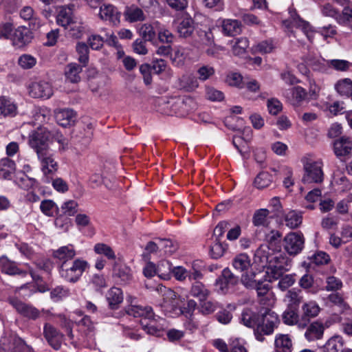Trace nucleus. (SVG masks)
Here are the masks:
<instances>
[{
  "label": "nucleus",
  "mask_w": 352,
  "mask_h": 352,
  "mask_svg": "<svg viewBox=\"0 0 352 352\" xmlns=\"http://www.w3.org/2000/svg\"><path fill=\"white\" fill-rule=\"evenodd\" d=\"M302 310L307 317H316L320 311L318 303L315 301H309L302 305Z\"/></svg>",
  "instance_id": "obj_58"
},
{
  "label": "nucleus",
  "mask_w": 352,
  "mask_h": 352,
  "mask_svg": "<svg viewBox=\"0 0 352 352\" xmlns=\"http://www.w3.org/2000/svg\"><path fill=\"white\" fill-rule=\"evenodd\" d=\"M337 21L340 24L352 22V8L350 5L343 8L342 14L339 12Z\"/></svg>",
  "instance_id": "obj_64"
},
{
  "label": "nucleus",
  "mask_w": 352,
  "mask_h": 352,
  "mask_svg": "<svg viewBox=\"0 0 352 352\" xmlns=\"http://www.w3.org/2000/svg\"><path fill=\"white\" fill-rule=\"evenodd\" d=\"M17 113V104L12 99L7 96H0V118H13Z\"/></svg>",
  "instance_id": "obj_23"
},
{
  "label": "nucleus",
  "mask_w": 352,
  "mask_h": 352,
  "mask_svg": "<svg viewBox=\"0 0 352 352\" xmlns=\"http://www.w3.org/2000/svg\"><path fill=\"white\" fill-rule=\"evenodd\" d=\"M24 340L11 333H5L0 339V352H31Z\"/></svg>",
  "instance_id": "obj_9"
},
{
  "label": "nucleus",
  "mask_w": 352,
  "mask_h": 352,
  "mask_svg": "<svg viewBox=\"0 0 352 352\" xmlns=\"http://www.w3.org/2000/svg\"><path fill=\"white\" fill-rule=\"evenodd\" d=\"M70 295V290L68 287L58 285L50 291V298L54 302H59Z\"/></svg>",
  "instance_id": "obj_49"
},
{
  "label": "nucleus",
  "mask_w": 352,
  "mask_h": 352,
  "mask_svg": "<svg viewBox=\"0 0 352 352\" xmlns=\"http://www.w3.org/2000/svg\"><path fill=\"white\" fill-rule=\"evenodd\" d=\"M10 303L21 314L30 319H36L39 316L37 309L25 304L16 298H10Z\"/></svg>",
  "instance_id": "obj_22"
},
{
  "label": "nucleus",
  "mask_w": 352,
  "mask_h": 352,
  "mask_svg": "<svg viewBox=\"0 0 352 352\" xmlns=\"http://www.w3.org/2000/svg\"><path fill=\"white\" fill-rule=\"evenodd\" d=\"M43 336L48 344L55 350H58L63 340V335L53 325L46 323L43 327Z\"/></svg>",
  "instance_id": "obj_16"
},
{
  "label": "nucleus",
  "mask_w": 352,
  "mask_h": 352,
  "mask_svg": "<svg viewBox=\"0 0 352 352\" xmlns=\"http://www.w3.org/2000/svg\"><path fill=\"white\" fill-rule=\"evenodd\" d=\"M160 25V23L157 21L144 23L140 28L139 34L145 41L153 43L155 41Z\"/></svg>",
  "instance_id": "obj_24"
},
{
  "label": "nucleus",
  "mask_w": 352,
  "mask_h": 352,
  "mask_svg": "<svg viewBox=\"0 0 352 352\" xmlns=\"http://www.w3.org/2000/svg\"><path fill=\"white\" fill-rule=\"evenodd\" d=\"M289 19L283 21L284 26L288 30H290L294 27L300 28L310 39L309 36L308 35L309 32L311 31V26L309 23L302 20L294 8L291 7L289 8Z\"/></svg>",
  "instance_id": "obj_15"
},
{
  "label": "nucleus",
  "mask_w": 352,
  "mask_h": 352,
  "mask_svg": "<svg viewBox=\"0 0 352 352\" xmlns=\"http://www.w3.org/2000/svg\"><path fill=\"white\" fill-rule=\"evenodd\" d=\"M324 330V327L322 323L314 322L307 327L305 333V337L309 342L319 340L322 338Z\"/></svg>",
  "instance_id": "obj_32"
},
{
  "label": "nucleus",
  "mask_w": 352,
  "mask_h": 352,
  "mask_svg": "<svg viewBox=\"0 0 352 352\" xmlns=\"http://www.w3.org/2000/svg\"><path fill=\"white\" fill-rule=\"evenodd\" d=\"M179 86L187 91H192L199 87L198 79L192 74H184L179 78Z\"/></svg>",
  "instance_id": "obj_41"
},
{
  "label": "nucleus",
  "mask_w": 352,
  "mask_h": 352,
  "mask_svg": "<svg viewBox=\"0 0 352 352\" xmlns=\"http://www.w3.org/2000/svg\"><path fill=\"white\" fill-rule=\"evenodd\" d=\"M190 294L192 296L198 298L200 300L203 301L208 296L209 291L202 283L196 281L192 285Z\"/></svg>",
  "instance_id": "obj_46"
},
{
  "label": "nucleus",
  "mask_w": 352,
  "mask_h": 352,
  "mask_svg": "<svg viewBox=\"0 0 352 352\" xmlns=\"http://www.w3.org/2000/svg\"><path fill=\"white\" fill-rule=\"evenodd\" d=\"M261 318L260 315L256 312L250 310L243 311V325L252 329L254 336L255 331L258 329Z\"/></svg>",
  "instance_id": "obj_37"
},
{
  "label": "nucleus",
  "mask_w": 352,
  "mask_h": 352,
  "mask_svg": "<svg viewBox=\"0 0 352 352\" xmlns=\"http://www.w3.org/2000/svg\"><path fill=\"white\" fill-rule=\"evenodd\" d=\"M286 98L294 107H299L307 101L308 94L305 89L300 86H295L289 89L286 93Z\"/></svg>",
  "instance_id": "obj_17"
},
{
  "label": "nucleus",
  "mask_w": 352,
  "mask_h": 352,
  "mask_svg": "<svg viewBox=\"0 0 352 352\" xmlns=\"http://www.w3.org/2000/svg\"><path fill=\"white\" fill-rule=\"evenodd\" d=\"M263 270L257 265L251 263L250 258L243 254V285L256 291L260 303L264 306H272L275 302L274 294L270 292V285L265 280Z\"/></svg>",
  "instance_id": "obj_1"
},
{
  "label": "nucleus",
  "mask_w": 352,
  "mask_h": 352,
  "mask_svg": "<svg viewBox=\"0 0 352 352\" xmlns=\"http://www.w3.org/2000/svg\"><path fill=\"white\" fill-rule=\"evenodd\" d=\"M18 63L22 68L28 69L36 65V59L30 54H23L19 57Z\"/></svg>",
  "instance_id": "obj_63"
},
{
  "label": "nucleus",
  "mask_w": 352,
  "mask_h": 352,
  "mask_svg": "<svg viewBox=\"0 0 352 352\" xmlns=\"http://www.w3.org/2000/svg\"><path fill=\"white\" fill-rule=\"evenodd\" d=\"M54 116L57 123L66 127L74 122L76 114L71 109H58L54 111Z\"/></svg>",
  "instance_id": "obj_26"
},
{
  "label": "nucleus",
  "mask_w": 352,
  "mask_h": 352,
  "mask_svg": "<svg viewBox=\"0 0 352 352\" xmlns=\"http://www.w3.org/2000/svg\"><path fill=\"white\" fill-rule=\"evenodd\" d=\"M344 344L340 336H333L330 338L322 347L323 352H339Z\"/></svg>",
  "instance_id": "obj_40"
},
{
  "label": "nucleus",
  "mask_w": 352,
  "mask_h": 352,
  "mask_svg": "<svg viewBox=\"0 0 352 352\" xmlns=\"http://www.w3.org/2000/svg\"><path fill=\"white\" fill-rule=\"evenodd\" d=\"M76 254L74 246L72 244L61 246L56 250L53 251V257L58 260L60 263H68L72 260Z\"/></svg>",
  "instance_id": "obj_25"
},
{
  "label": "nucleus",
  "mask_w": 352,
  "mask_h": 352,
  "mask_svg": "<svg viewBox=\"0 0 352 352\" xmlns=\"http://www.w3.org/2000/svg\"><path fill=\"white\" fill-rule=\"evenodd\" d=\"M74 22L72 9L68 7H60L56 16L57 24L67 29Z\"/></svg>",
  "instance_id": "obj_30"
},
{
  "label": "nucleus",
  "mask_w": 352,
  "mask_h": 352,
  "mask_svg": "<svg viewBox=\"0 0 352 352\" xmlns=\"http://www.w3.org/2000/svg\"><path fill=\"white\" fill-rule=\"evenodd\" d=\"M308 65L314 71L325 74L329 73L327 60L323 58H310L308 60Z\"/></svg>",
  "instance_id": "obj_54"
},
{
  "label": "nucleus",
  "mask_w": 352,
  "mask_h": 352,
  "mask_svg": "<svg viewBox=\"0 0 352 352\" xmlns=\"http://www.w3.org/2000/svg\"><path fill=\"white\" fill-rule=\"evenodd\" d=\"M106 298L109 306L112 309H116L123 301V293L121 289L113 287L110 288L106 294Z\"/></svg>",
  "instance_id": "obj_28"
},
{
  "label": "nucleus",
  "mask_w": 352,
  "mask_h": 352,
  "mask_svg": "<svg viewBox=\"0 0 352 352\" xmlns=\"http://www.w3.org/2000/svg\"><path fill=\"white\" fill-rule=\"evenodd\" d=\"M94 251L96 254L102 255L107 259L114 261L116 259V254L113 248L104 243H96L94 246Z\"/></svg>",
  "instance_id": "obj_43"
},
{
  "label": "nucleus",
  "mask_w": 352,
  "mask_h": 352,
  "mask_svg": "<svg viewBox=\"0 0 352 352\" xmlns=\"http://www.w3.org/2000/svg\"><path fill=\"white\" fill-rule=\"evenodd\" d=\"M89 267V263L84 259L76 258L72 263H63L58 267L60 276L65 281L75 283L80 278Z\"/></svg>",
  "instance_id": "obj_6"
},
{
  "label": "nucleus",
  "mask_w": 352,
  "mask_h": 352,
  "mask_svg": "<svg viewBox=\"0 0 352 352\" xmlns=\"http://www.w3.org/2000/svg\"><path fill=\"white\" fill-rule=\"evenodd\" d=\"M188 50L181 46H176L170 54V59L173 65L182 67L184 65L188 56Z\"/></svg>",
  "instance_id": "obj_39"
},
{
  "label": "nucleus",
  "mask_w": 352,
  "mask_h": 352,
  "mask_svg": "<svg viewBox=\"0 0 352 352\" xmlns=\"http://www.w3.org/2000/svg\"><path fill=\"white\" fill-rule=\"evenodd\" d=\"M178 21L177 29L179 36L185 38L190 36L194 31L192 19L187 15H184Z\"/></svg>",
  "instance_id": "obj_29"
},
{
  "label": "nucleus",
  "mask_w": 352,
  "mask_h": 352,
  "mask_svg": "<svg viewBox=\"0 0 352 352\" xmlns=\"http://www.w3.org/2000/svg\"><path fill=\"white\" fill-rule=\"evenodd\" d=\"M28 89L29 95L34 98L49 99L54 94L52 85L45 80L32 82Z\"/></svg>",
  "instance_id": "obj_12"
},
{
  "label": "nucleus",
  "mask_w": 352,
  "mask_h": 352,
  "mask_svg": "<svg viewBox=\"0 0 352 352\" xmlns=\"http://www.w3.org/2000/svg\"><path fill=\"white\" fill-rule=\"evenodd\" d=\"M285 225L289 228H296L302 223V215L299 212L291 210L285 214Z\"/></svg>",
  "instance_id": "obj_45"
},
{
  "label": "nucleus",
  "mask_w": 352,
  "mask_h": 352,
  "mask_svg": "<svg viewBox=\"0 0 352 352\" xmlns=\"http://www.w3.org/2000/svg\"><path fill=\"white\" fill-rule=\"evenodd\" d=\"M239 282V278L228 268L222 272V275L216 280V289L221 294H226Z\"/></svg>",
  "instance_id": "obj_14"
},
{
  "label": "nucleus",
  "mask_w": 352,
  "mask_h": 352,
  "mask_svg": "<svg viewBox=\"0 0 352 352\" xmlns=\"http://www.w3.org/2000/svg\"><path fill=\"white\" fill-rule=\"evenodd\" d=\"M301 162L303 164L302 180L304 183H320L323 181V163L321 160H315L309 157H304Z\"/></svg>",
  "instance_id": "obj_8"
},
{
  "label": "nucleus",
  "mask_w": 352,
  "mask_h": 352,
  "mask_svg": "<svg viewBox=\"0 0 352 352\" xmlns=\"http://www.w3.org/2000/svg\"><path fill=\"white\" fill-rule=\"evenodd\" d=\"M280 324V320L277 314L270 310L266 311L261 318L258 329L255 331V338L259 342H263L265 336L272 335Z\"/></svg>",
  "instance_id": "obj_7"
},
{
  "label": "nucleus",
  "mask_w": 352,
  "mask_h": 352,
  "mask_svg": "<svg viewBox=\"0 0 352 352\" xmlns=\"http://www.w3.org/2000/svg\"><path fill=\"white\" fill-rule=\"evenodd\" d=\"M60 210L63 212V213L66 216H74L78 212V204L75 200H67L61 204Z\"/></svg>",
  "instance_id": "obj_55"
},
{
  "label": "nucleus",
  "mask_w": 352,
  "mask_h": 352,
  "mask_svg": "<svg viewBox=\"0 0 352 352\" xmlns=\"http://www.w3.org/2000/svg\"><path fill=\"white\" fill-rule=\"evenodd\" d=\"M291 260L285 253L278 251L265 256V264L258 268L263 270L265 268V275L268 282L278 279L282 275L290 270Z\"/></svg>",
  "instance_id": "obj_3"
},
{
  "label": "nucleus",
  "mask_w": 352,
  "mask_h": 352,
  "mask_svg": "<svg viewBox=\"0 0 352 352\" xmlns=\"http://www.w3.org/2000/svg\"><path fill=\"white\" fill-rule=\"evenodd\" d=\"M327 64L329 65V69L331 68L337 72H347L350 67H352V63L343 59L327 60Z\"/></svg>",
  "instance_id": "obj_52"
},
{
  "label": "nucleus",
  "mask_w": 352,
  "mask_h": 352,
  "mask_svg": "<svg viewBox=\"0 0 352 352\" xmlns=\"http://www.w3.org/2000/svg\"><path fill=\"white\" fill-rule=\"evenodd\" d=\"M100 18L110 24L117 25L120 23V12L111 4H104L100 8Z\"/></svg>",
  "instance_id": "obj_21"
},
{
  "label": "nucleus",
  "mask_w": 352,
  "mask_h": 352,
  "mask_svg": "<svg viewBox=\"0 0 352 352\" xmlns=\"http://www.w3.org/2000/svg\"><path fill=\"white\" fill-rule=\"evenodd\" d=\"M145 287L149 291L155 292L162 297L163 301L160 306L166 316L172 318L179 315H184L186 318L192 317L197 307V302L194 300H188L186 306L181 307L178 296L171 289L162 284L154 285L150 280L145 283Z\"/></svg>",
  "instance_id": "obj_2"
},
{
  "label": "nucleus",
  "mask_w": 352,
  "mask_h": 352,
  "mask_svg": "<svg viewBox=\"0 0 352 352\" xmlns=\"http://www.w3.org/2000/svg\"><path fill=\"white\" fill-rule=\"evenodd\" d=\"M82 65L80 66L76 63L68 64L65 69L66 79L71 82L76 83L80 80V73L82 71Z\"/></svg>",
  "instance_id": "obj_35"
},
{
  "label": "nucleus",
  "mask_w": 352,
  "mask_h": 352,
  "mask_svg": "<svg viewBox=\"0 0 352 352\" xmlns=\"http://www.w3.org/2000/svg\"><path fill=\"white\" fill-rule=\"evenodd\" d=\"M76 50L78 55V60L79 63L82 64L83 67L87 66L89 60V50L88 45L85 43L78 42L76 45Z\"/></svg>",
  "instance_id": "obj_47"
},
{
  "label": "nucleus",
  "mask_w": 352,
  "mask_h": 352,
  "mask_svg": "<svg viewBox=\"0 0 352 352\" xmlns=\"http://www.w3.org/2000/svg\"><path fill=\"white\" fill-rule=\"evenodd\" d=\"M222 29L225 34L233 36L239 34L242 30L241 24L234 19H225L222 22Z\"/></svg>",
  "instance_id": "obj_36"
},
{
  "label": "nucleus",
  "mask_w": 352,
  "mask_h": 352,
  "mask_svg": "<svg viewBox=\"0 0 352 352\" xmlns=\"http://www.w3.org/2000/svg\"><path fill=\"white\" fill-rule=\"evenodd\" d=\"M334 89L340 96L349 97L352 93V80L349 78L340 79L335 83Z\"/></svg>",
  "instance_id": "obj_42"
},
{
  "label": "nucleus",
  "mask_w": 352,
  "mask_h": 352,
  "mask_svg": "<svg viewBox=\"0 0 352 352\" xmlns=\"http://www.w3.org/2000/svg\"><path fill=\"white\" fill-rule=\"evenodd\" d=\"M272 182V176L267 172L259 173L254 179V185L257 188L268 187Z\"/></svg>",
  "instance_id": "obj_53"
},
{
  "label": "nucleus",
  "mask_w": 352,
  "mask_h": 352,
  "mask_svg": "<svg viewBox=\"0 0 352 352\" xmlns=\"http://www.w3.org/2000/svg\"><path fill=\"white\" fill-rule=\"evenodd\" d=\"M333 150L336 155L342 161H345L351 156L352 140L349 138L342 137L335 141Z\"/></svg>",
  "instance_id": "obj_18"
},
{
  "label": "nucleus",
  "mask_w": 352,
  "mask_h": 352,
  "mask_svg": "<svg viewBox=\"0 0 352 352\" xmlns=\"http://www.w3.org/2000/svg\"><path fill=\"white\" fill-rule=\"evenodd\" d=\"M273 218L270 215V210L261 208L255 211L252 223L255 226H267L270 221L269 219Z\"/></svg>",
  "instance_id": "obj_38"
},
{
  "label": "nucleus",
  "mask_w": 352,
  "mask_h": 352,
  "mask_svg": "<svg viewBox=\"0 0 352 352\" xmlns=\"http://www.w3.org/2000/svg\"><path fill=\"white\" fill-rule=\"evenodd\" d=\"M41 165V170L46 177L45 182H49L48 177H51L58 169V164L55 157L53 149L36 155Z\"/></svg>",
  "instance_id": "obj_10"
},
{
  "label": "nucleus",
  "mask_w": 352,
  "mask_h": 352,
  "mask_svg": "<svg viewBox=\"0 0 352 352\" xmlns=\"http://www.w3.org/2000/svg\"><path fill=\"white\" fill-rule=\"evenodd\" d=\"M16 170L15 162L9 157L0 160V178L10 179Z\"/></svg>",
  "instance_id": "obj_31"
},
{
  "label": "nucleus",
  "mask_w": 352,
  "mask_h": 352,
  "mask_svg": "<svg viewBox=\"0 0 352 352\" xmlns=\"http://www.w3.org/2000/svg\"><path fill=\"white\" fill-rule=\"evenodd\" d=\"M28 267V270L21 269L19 264L16 262L8 259L6 256L0 258V269L2 273L10 275L25 276L29 272L33 279H38V276H36L32 269L28 264L25 265Z\"/></svg>",
  "instance_id": "obj_11"
},
{
  "label": "nucleus",
  "mask_w": 352,
  "mask_h": 352,
  "mask_svg": "<svg viewBox=\"0 0 352 352\" xmlns=\"http://www.w3.org/2000/svg\"><path fill=\"white\" fill-rule=\"evenodd\" d=\"M274 346L279 352H292V341L287 334H277L274 340Z\"/></svg>",
  "instance_id": "obj_33"
},
{
  "label": "nucleus",
  "mask_w": 352,
  "mask_h": 352,
  "mask_svg": "<svg viewBox=\"0 0 352 352\" xmlns=\"http://www.w3.org/2000/svg\"><path fill=\"white\" fill-rule=\"evenodd\" d=\"M10 39L12 45L16 47H22L30 43L32 39V35L30 30L25 26H19L15 29Z\"/></svg>",
  "instance_id": "obj_20"
},
{
  "label": "nucleus",
  "mask_w": 352,
  "mask_h": 352,
  "mask_svg": "<svg viewBox=\"0 0 352 352\" xmlns=\"http://www.w3.org/2000/svg\"><path fill=\"white\" fill-rule=\"evenodd\" d=\"M126 21L130 23L142 21L146 19V16L142 10L136 6L126 7L124 12Z\"/></svg>",
  "instance_id": "obj_34"
},
{
  "label": "nucleus",
  "mask_w": 352,
  "mask_h": 352,
  "mask_svg": "<svg viewBox=\"0 0 352 352\" xmlns=\"http://www.w3.org/2000/svg\"><path fill=\"white\" fill-rule=\"evenodd\" d=\"M16 183L20 188L28 190L35 186L36 179L23 174L16 178Z\"/></svg>",
  "instance_id": "obj_60"
},
{
  "label": "nucleus",
  "mask_w": 352,
  "mask_h": 352,
  "mask_svg": "<svg viewBox=\"0 0 352 352\" xmlns=\"http://www.w3.org/2000/svg\"><path fill=\"white\" fill-rule=\"evenodd\" d=\"M112 274L115 281L121 285H126L130 283L132 279L131 269L126 265L114 262Z\"/></svg>",
  "instance_id": "obj_19"
},
{
  "label": "nucleus",
  "mask_w": 352,
  "mask_h": 352,
  "mask_svg": "<svg viewBox=\"0 0 352 352\" xmlns=\"http://www.w3.org/2000/svg\"><path fill=\"white\" fill-rule=\"evenodd\" d=\"M297 309L287 307L283 313L282 318L285 324L288 325H294L298 321V315L296 311Z\"/></svg>",
  "instance_id": "obj_56"
},
{
  "label": "nucleus",
  "mask_w": 352,
  "mask_h": 352,
  "mask_svg": "<svg viewBox=\"0 0 352 352\" xmlns=\"http://www.w3.org/2000/svg\"><path fill=\"white\" fill-rule=\"evenodd\" d=\"M226 250V245L223 244L219 239H212V241L210 245L209 254L210 256L214 259L221 257Z\"/></svg>",
  "instance_id": "obj_48"
},
{
  "label": "nucleus",
  "mask_w": 352,
  "mask_h": 352,
  "mask_svg": "<svg viewBox=\"0 0 352 352\" xmlns=\"http://www.w3.org/2000/svg\"><path fill=\"white\" fill-rule=\"evenodd\" d=\"M157 267V276L164 280H168L170 278V274L172 272V265L171 263L166 260L161 261Z\"/></svg>",
  "instance_id": "obj_51"
},
{
  "label": "nucleus",
  "mask_w": 352,
  "mask_h": 352,
  "mask_svg": "<svg viewBox=\"0 0 352 352\" xmlns=\"http://www.w3.org/2000/svg\"><path fill=\"white\" fill-rule=\"evenodd\" d=\"M191 102H192V100L190 98L183 100H179L174 104L175 113L178 116H186L191 110V109L188 107V104Z\"/></svg>",
  "instance_id": "obj_57"
},
{
  "label": "nucleus",
  "mask_w": 352,
  "mask_h": 352,
  "mask_svg": "<svg viewBox=\"0 0 352 352\" xmlns=\"http://www.w3.org/2000/svg\"><path fill=\"white\" fill-rule=\"evenodd\" d=\"M197 79L205 81L214 74V69L209 65H202L197 71Z\"/></svg>",
  "instance_id": "obj_61"
},
{
  "label": "nucleus",
  "mask_w": 352,
  "mask_h": 352,
  "mask_svg": "<svg viewBox=\"0 0 352 352\" xmlns=\"http://www.w3.org/2000/svg\"><path fill=\"white\" fill-rule=\"evenodd\" d=\"M20 16L25 21H30V26L33 30H37L42 25L41 20L36 16L33 8L25 6L20 10Z\"/></svg>",
  "instance_id": "obj_27"
},
{
  "label": "nucleus",
  "mask_w": 352,
  "mask_h": 352,
  "mask_svg": "<svg viewBox=\"0 0 352 352\" xmlns=\"http://www.w3.org/2000/svg\"><path fill=\"white\" fill-rule=\"evenodd\" d=\"M129 315L133 317H141L140 321L142 328L147 333L160 336L162 327H156L154 321L151 319L153 317V309L151 307H141L138 305H131L127 308Z\"/></svg>",
  "instance_id": "obj_5"
},
{
  "label": "nucleus",
  "mask_w": 352,
  "mask_h": 352,
  "mask_svg": "<svg viewBox=\"0 0 352 352\" xmlns=\"http://www.w3.org/2000/svg\"><path fill=\"white\" fill-rule=\"evenodd\" d=\"M302 300L300 291L289 290L285 295V301L287 302V307L297 309Z\"/></svg>",
  "instance_id": "obj_50"
},
{
  "label": "nucleus",
  "mask_w": 352,
  "mask_h": 352,
  "mask_svg": "<svg viewBox=\"0 0 352 352\" xmlns=\"http://www.w3.org/2000/svg\"><path fill=\"white\" fill-rule=\"evenodd\" d=\"M157 36L158 41L162 43L168 44L173 41V34L161 23Z\"/></svg>",
  "instance_id": "obj_59"
},
{
  "label": "nucleus",
  "mask_w": 352,
  "mask_h": 352,
  "mask_svg": "<svg viewBox=\"0 0 352 352\" xmlns=\"http://www.w3.org/2000/svg\"><path fill=\"white\" fill-rule=\"evenodd\" d=\"M284 243L286 252L290 255L295 256L302 250L305 239L301 232H292L285 236Z\"/></svg>",
  "instance_id": "obj_13"
},
{
  "label": "nucleus",
  "mask_w": 352,
  "mask_h": 352,
  "mask_svg": "<svg viewBox=\"0 0 352 352\" xmlns=\"http://www.w3.org/2000/svg\"><path fill=\"white\" fill-rule=\"evenodd\" d=\"M342 287V280L333 276H328L326 279L325 289L327 291H337Z\"/></svg>",
  "instance_id": "obj_62"
},
{
  "label": "nucleus",
  "mask_w": 352,
  "mask_h": 352,
  "mask_svg": "<svg viewBox=\"0 0 352 352\" xmlns=\"http://www.w3.org/2000/svg\"><path fill=\"white\" fill-rule=\"evenodd\" d=\"M54 137L45 127H38L28 135L29 146L36 155L52 149Z\"/></svg>",
  "instance_id": "obj_4"
},
{
  "label": "nucleus",
  "mask_w": 352,
  "mask_h": 352,
  "mask_svg": "<svg viewBox=\"0 0 352 352\" xmlns=\"http://www.w3.org/2000/svg\"><path fill=\"white\" fill-rule=\"evenodd\" d=\"M39 208L41 212L48 217H54L59 212L58 205L52 199H44L41 201Z\"/></svg>",
  "instance_id": "obj_44"
}]
</instances>
